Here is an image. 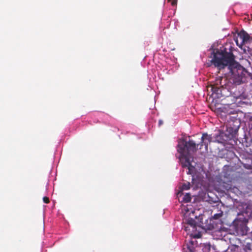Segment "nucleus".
Listing matches in <instances>:
<instances>
[{
  "mask_svg": "<svg viewBox=\"0 0 252 252\" xmlns=\"http://www.w3.org/2000/svg\"><path fill=\"white\" fill-rule=\"evenodd\" d=\"M213 64L219 70L228 67L232 74V80L233 84L236 85H240L246 82L248 75H250L247 70L243 67H233L235 64L234 56L231 52H228L226 49L217 50L214 52Z\"/></svg>",
  "mask_w": 252,
  "mask_h": 252,
  "instance_id": "nucleus-1",
  "label": "nucleus"
},
{
  "mask_svg": "<svg viewBox=\"0 0 252 252\" xmlns=\"http://www.w3.org/2000/svg\"><path fill=\"white\" fill-rule=\"evenodd\" d=\"M178 152L180 153V160L183 167H188L187 173L191 174L194 169L191 162L193 160L192 154L196 152V145L192 140L188 142L184 139H181L178 142Z\"/></svg>",
  "mask_w": 252,
  "mask_h": 252,
  "instance_id": "nucleus-2",
  "label": "nucleus"
},
{
  "mask_svg": "<svg viewBox=\"0 0 252 252\" xmlns=\"http://www.w3.org/2000/svg\"><path fill=\"white\" fill-rule=\"evenodd\" d=\"M228 80L225 77L217 78L214 84L208 87L212 92L211 96L214 98H220L221 97H232L229 96Z\"/></svg>",
  "mask_w": 252,
  "mask_h": 252,
  "instance_id": "nucleus-3",
  "label": "nucleus"
},
{
  "mask_svg": "<svg viewBox=\"0 0 252 252\" xmlns=\"http://www.w3.org/2000/svg\"><path fill=\"white\" fill-rule=\"evenodd\" d=\"M240 127V122L238 120L231 123L230 122L226 126L225 132L220 131L219 134L216 136V141L224 145L227 144V141L231 140L236 137Z\"/></svg>",
  "mask_w": 252,
  "mask_h": 252,
  "instance_id": "nucleus-4",
  "label": "nucleus"
},
{
  "mask_svg": "<svg viewBox=\"0 0 252 252\" xmlns=\"http://www.w3.org/2000/svg\"><path fill=\"white\" fill-rule=\"evenodd\" d=\"M250 39L249 35L245 31H242L238 34L235 39L237 45L241 47L249 42Z\"/></svg>",
  "mask_w": 252,
  "mask_h": 252,
  "instance_id": "nucleus-5",
  "label": "nucleus"
},
{
  "mask_svg": "<svg viewBox=\"0 0 252 252\" xmlns=\"http://www.w3.org/2000/svg\"><path fill=\"white\" fill-rule=\"evenodd\" d=\"M229 230L227 228L222 227V239L225 242H228L230 244H233L234 239L236 238L235 236L229 232Z\"/></svg>",
  "mask_w": 252,
  "mask_h": 252,
  "instance_id": "nucleus-6",
  "label": "nucleus"
},
{
  "mask_svg": "<svg viewBox=\"0 0 252 252\" xmlns=\"http://www.w3.org/2000/svg\"><path fill=\"white\" fill-rule=\"evenodd\" d=\"M212 138L211 135H208L206 133H204L202 134L201 137V141L199 144H196V148L199 145L200 146H202L203 145L205 146V150L206 151H208V145L212 141Z\"/></svg>",
  "mask_w": 252,
  "mask_h": 252,
  "instance_id": "nucleus-7",
  "label": "nucleus"
},
{
  "mask_svg": "<svg viewBox=\"0 0 252 252\" xmlns=\"http://www.w3.org/2000/svg\"><path fill=\"white\" fill-rule=\"evenodd\" d=\"M249 228L246 224L241 222L235 226V231L238 235H245L247 234Z\"/></svg>",
  "mask_w": 252,
  "mask_h": 252,
  "instance_id": "nucleus-8",
  "label": "nucleus"
},
{
  "mask_svg": "<svg viewBox=\"0 0 252 252\" xmlns=\"http://www.w3.org/2000/svg\"><path fill=\"white\" fill-rule=\"evenodd\" d=\"M183 222L185 223V225L184 226V229L186 231H189V226L192 227V231H193L194 229H196V221L191 218H189L188 219H185Z\"/></svg>",
  "mask_w": 252,
  "mask_h": 252,
  "instance_id": "nucleus-9",
  "label": "nucleus"
},
{
  "mask_svg": "<svg viewBox=\"0 0 252 252\" xmlns=\"http://www.w3.org/2000/svg\"><path fill=\"white\" fill-rule=\"evenodd\" d=\"M222 227H221L219 229L214 231V236L216 237V239L220 240L222 239Z\"/></svg>",
  "mask_w": 252,
  "mask_h": 252,
  "instance_id": "nucleus-10",
  "label": "nucleus"
},
{
  "mask_svg": "<svg viewBox=\"0 0 252 252\" xmlns=\"http://www.w3.org/2000/svg\"><path fill=\"white\" fill-rule=\"evenodd\" d=\"M252 245L251 243L247 242L243 246L244 252H252Z\"/></svg>",
  "mask_w": 252,
  "mask_h": 252,
  "instance_id": "nucleus-11",
  "label": "nucleus"
},
{
  "mask_svg": "<svg viewBox=\"0 0 252 252\" xmlns=\"http://www.w3.org/2000/svg\"><path fill=\"white\" fill-rule=\"evenodd\" d=\"M191 198L190 195L189 193H186L184 195L183 197L182 202L185 203H188L191 201Z\"/></svg>",
  "mask_w": 252,
  "mask_h": 252,
  "instance_id": "nucleus-12",
  "label": "nucleus"
},
{
  "mask_svg": "<svg viewBox=\"0 0 252 252\" xmlns=\"http://www.w3.org/2000/svg\"><path fill=\"white\" fill-rule=\"evenodd\" d=\"M190 183L189 182H187L186 183H184L183 184L181 187V191H182L183 190H188L190 189Z\"/></svg>",
  "mask_w": 252,
  "mask_h": 252,
  "instance_id": "nucleus-13",
  "label": "nucleus"
},
{
  "mask_svg": "<svg viewBox=\"0 0 252 252\" xmlns=\"http://www.w3.org/2000/svg\"><path fill=\"white\" fill-rule=\"evenodd\" d=\"M222 213L216 214L214 215L213 218L216 220L219 219L222 216Z\"/></svg>",
  "mask_w": 252,
  "mask_h": 252,
  "instance_id": "nucleus-14",
  "label": "nucleus"
},
{
  "mask_svg": "<svg viewBox=\"0 0 252 252\" xmlns=\"http://www.w3.org/2000/svg\"><path fill=\"white\" fill-rule=\"evenodd\" d=\"M242 163L245 168H246L247 169H252V164H248V163H244V162H243Z\"/></svg>",
  "mask_w": 252,
  "mask_h": 252,
  "instance_id": "nucleus-15",
  "label": "nucleus"
},
{
  "mask_svg": "<svg viewBox=\"0 0 252 252\" xmlns=\"http://www.w3.org/2000/svg\"><path fill=\"white\" fill-rule=\"evenodd\" d=\"M43 201L45 203H49L50 202L49 198L48 197L44 196L43 198Z\"/></svg>",
  "mask_w": 252,
  "mask_h": 252,
  "instance_id": "nucleus-16",
  "label": "nucleus"
},
{
  "mask_svg": "<svg viewBox=\"0 0 252 252\" xmlns=\"http://www.w3.org/2000/svg\"><path fill=\"white\" fill-rule=\"evenodd\" d=\"M168 2H170L172 5H175L177 3V1L176 0H167Z\"/></svg>",
  "mask_w": 252,
  "mask_h": 252,
  "instance_id": "nucleus-17",
  "label": "nucleus"
},
{
  "mask_svg": "<svg viewBox=\"0 0 252 252\" xmlns=\"http://www.w3.org/2000/svg\"><path fill=\"white\" fill-rule=\"evenodd\" d=\"M163 124V121L161 120L158 121V126H160Z\"/></svg>",
  "mask_w": 252,
  "mask_h": 252,
  "instance_id": "nucleus-18",
  "label": "nucleus"
},
{
  "mask_svg": "<svg viewBox=\"0 0 252 252\" xmlns=\"http://www.w3.org/2000/svg\"><path fill=\"white\" fill-rule=\"evenodd\" d=\"M188 249L190 252H193L192 249L190 247H188Z\"/></svg>",
  "mask_w": 252,
  "mask_h": 252,
  "instance_id": "nucleus-19",
  "label": "nucleus"
},
{
  "mask_svg": "<svg viewBox=\"0 0 252 252\" xmlns=\"http://www.w3.org/2000/svg\"><path fill=\"white\" fill-rule=\"evenodd\" d=\"M252 117L250 118V120L251 121L252 120Z\"/></svg>",
  "mask_w": 252,
  "mask_h": 252,
  "instance_id": "nucleus-20",
  "label": "nucleus"
},
{
  "mask_svg": "<svg viewBox=\"0 0 252 252\" xmlns=\"http://www.w3.org/2000/svg\"><path fill=\"white\" fill-rule=\"evenodd\" d=\"M194 237H195V238H198L199 237H198V236H195Z\"/></svg>",
  "mask_w": 252,
  "mask_h": 252,
  "instance_id": "nucleus-21",
  "label": "nucleus"
}]
</instances>
